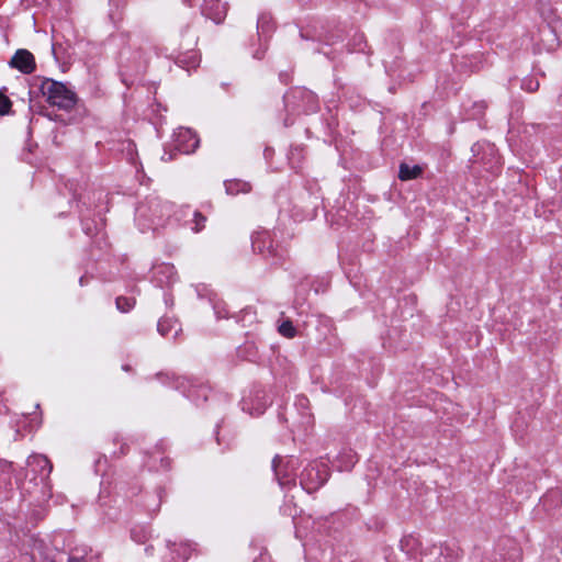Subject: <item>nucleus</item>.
Returning <instances> with one entry per match:
<instances>
[{
	"instance_id": "1",
	"label": "nucleus",
	"mask_w": 562,
	"mask_h": 562,
	"mask_svg": "<svg viewBox=\"0 0 562 562\" xmlns=\"http://www.w3.org/2000/svg\"><path fill=\"white\" fill-rule=\"evenodd\" d=\"M41 91L50 105L61 110H70L76 103L75 93L61 82L46 79L41 85Z\"/></svg>"
},
{
	"instance_id": "2",
	"label": "nucleus",
	"mask_w": 562,
	"mask_h": 562,
	"mask_svg": "<svg viewBox=\"0 0 562 562\" xmlns=\"http://www.w3.org/2000/svg\"><path fill=\"white\" fill-rule=\"evenodd\" d=\"M9 65L26 75L32 74L36 68L34 56L27 49H18Z\"/></svg>"
},
{
	"instance_id": "3",
	"label": "nucleus",
	"mask_w": 562,
	"mask_h": 562,
	"mask_svg": "<svg viewBox=\"0 0 562 562\" xmlns=\"http://www.w3.org/2000/svg\"><path fill=\"white\" fill-rule=\"evenodd\" d=\"M226 12L227 5L221 0H204L202 13L215 23H221L224 20Z\"/></svg>"
},
{
	"instance_id": "4",
	"label": "nucleus",
	"mask_w": 562,
	"mask_h": 562,
	"mask_svg": "<svg viewBox=\"0 0 562 562\" xmlns=\"http://www.w3.org/2000/svg\"><path fill=\"white\" fill-rule=\"evenodd\" d=\"M199 145V139L196 135L190 130H181L177 136V148L184 153L189 154L196 149Z\"/></svg>"
},
{
	"instance_id": "5",
	"label": "nucleus",
	"mask_w": 562,
	"mask_h": 562,
	"mask_svg": "<svg viewBox=\"0 0 562 562\" xmlns=\"http://www.w3.org/2000/svg\"><path fill=\"white\" fill-rule=\"evenodd\" d=\"M423 172L422 167L418 165L409 166L407 164H401L398 178L403 181L418 178Z\"/></svg>"
},
{
	"instance_id": "6",
	"label": "nucleus",
	"mask_w": 562,
	"mask_h": 562,
	"mask_svg": "<svg viewBox=\"0 0 562 562\" xmlns=\"http://www.w3.org/2000/svg\"><path fill=\"white\" fill-rule=\"evenodd\" d=\"M358 458L356 452L352 450L344 451L338 457L339 470L340 471H349L357 463Z\"/></svg>"
},
{
	"instance_id": "7",
	"label": "nucleus",
	"mask_w": 562,
	"mask_h": 562,
	"mask_svg": "<svg viewBox=\"0 0 562 562\" xmlns=\"http://www.w3.org/2000/svg\"><path fill=\"white\" fill-rule=\"evenodd\" d=\"M157 329L161 336H168L170 333L173 331L175 337L178 335V331L180 330L177 321H173L171 318H161L158 322Z\"/></svg>"
},
{
	"instance_id": "8",
	"label": "nucleus",
	"mask_w": 562,
	"mask_h": 562,
	"mask_svg": "<svg viewBox=\"0 0 562 562\" xmlns=\"http://www.w3.org/2000/svg\"><path fill=\"white\" fill-rule=\"evenodd\" d=\"M226 192L228 194L247 193L251 190L249 183L240 180H231L225 182Z\"/></svg>"
},
{
	"instance_id": "9",
	"label": "nucleus",
	"mask_w": 562,
	"mask_h": 562,
	"mask_svg": "<svg viewBox=\"0 0 562 562\" xmlns=\"http://www.w3.org/2000/svg\"><path fill=\"white\" fill-rule=\"evenodd\" d=\"M279 333L286 338H293L296 335V329L292 322L286 319L280 324Z\"/></svg>"
},
{
	"instance_id": "10",
	"label": "nucleus",
	"mask_w": 562,
	"mask_h": 562,
	"mask_svg": "<svg viewBox=\"0 0 562 562\" xmlns=\"http://www.w3.org/2000/svg\"><path fill=\"white\" fill-rule=\"evenodd\" d=\"M302 475L312 482L315 481L316 484H323L326 480L325 476L319 475L318 471H316L314 467L306 468Z\"/></svg>"
},
{
	"instance_id": "11",
	"label": "nucleus",
	"mask_w": 562,
	"mask_h": 562,
	"mask_svg": "<svg viewBox=\"0 0 562 562\" xmlns=\"http://www.w3.org/2000/svg\"><path fill=\"white\" fill-rule=\"evenodd\" d=\"M134 304H135V301L133 299H127V297H122V296L116 299L117 310H120L121 312H124V313L132 310Z\"/></svg>"
},
{
	"instance_id": "12",
	"label": "nucleus",
	"mask_w": 562,
	"mask_h": 562,
	"mask_svg": "<svg viewBox=\"0 0 562 562\" xmlns=\"http://www.w3.org/2000/svg\"><path fill=\"white\" fill-rule=\"evenodd\" d=\"M205 222H206V217L204 215H202L201 213L195 212L194 218H193L194 226L192 227V229L195 233L201 232L205 226Z\"/></svg>"
},
{
	"instance_id": "13",
	"label": "nucleus",
	"mask_w": 562,
	"mask_h": 562,
	"mask_svg": "<svg viewBox=\"0 0 562 562\" xmlns=\"http://www.w3.org/2000/svg\"><path fill=\"white\" fill-rule=\"evenodd\" d=\"M11 104L12 103L10 99L0 92V115L7 114L11 108Z\"/></svg>"
},
{
	"instance_id": "14",
	"label": "nucleus",
	"mask_w": 562,
	"mask_h": 562,
	"mask_svg": "<svg viewBox=\"0 0 562 562\" xmlns=\"http://www.w3.org/2000/svg\"><path fill=\"white\" fill-rule=\"evenodd\" d=\"M280 462H281V459L276 457L272 461V467H273V470H274V473H276V476H277L279 483L282 485V484H284V482L281 476Z\"/></svg>"
},
{
	"instance_id": "15",
	"label": "nucleus",
	"mask_w": 562,
	"mask_h": 562,
	"mask_svg": "<svg viewBox=\"0 0 562 562\" xmlns=\"http://www.w3.org/2000/svg\"><path fill=\"white\" fill-rule=\"evenodd\" d=\"M33 459H34V461H37L38 463H43V464L47 465L48 473L52 471V465L49 464V461L45 457L38 456V457H34Z\"/></svg>"
},
{
	"instance_id": "16",
	"label": "nucleus",
	"mask_w": 562,
	"mask_h": 562,
	"mask_svg": "<svg viewBox=\"0 0 562 562\" xmlns=\"http://www.w3.org/2000/svg\"><path fill=\"white\" fill-rule=\"evenodd\" d=\"M539 87V83L538 82H532V81H529V82H525V88L528 89L529 91H536Z\"/></svg>"
},
{
	"instance_id": "17",
	"label": "nucleus",
	"mask_w": 562,
	"mask_h": 562,
	"mask_svg": "<svg viewBox=\"0 0 562 562\" xmlns=\"http://www.w3.org/2000/svg\"><path fill=\"white\" fill-rule=\"evenodd\" d=\"M161 270H165L166 272H171L172 271V267H169V266H162L160 267Z\"/></svg>"
}]
</instances>
